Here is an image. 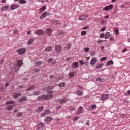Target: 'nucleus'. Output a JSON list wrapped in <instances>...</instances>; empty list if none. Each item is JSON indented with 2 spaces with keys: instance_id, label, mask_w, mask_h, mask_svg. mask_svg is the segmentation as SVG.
I'll use <instances>...</instances> for the list:
<instances>
[{
  "instance_id": "f8f14e48",
  "label": "nucleus",
  "mask_w": 130,
  "mask_h": 130,
  "mask_svg": "<svg viewBox=\"0 0 130 130\" xmlns=\"http://www.w3.org/2000/svg\"><path fill=\"white\" fill-rule=\"evenodd\" d=\"M88 15H81L79 17L78 20L84 21V20H86V18H88Z\"/></svg>"
},
{
  "instance_id": "ddd939ff",
  "label": "nucleus",
  "mask_w": 130,
  "mask_h": 130,
  "mask_svg": "<svg viewBox=\"0 0 130 130\" xmlns=\"http://www.w3.org/2000/svg\"><path fill=\"white\" fill-rule=\"evenodd\" d=\"M16 64L18 66L19 68H21V67L23 64V60H18L16 62Z\"/></svg>"
},
{
  "instance_id": "dca6fc26",
  "label": "nucleus",
  "mask_w": 130,
  "mask_h": 130,
  "mask_svg": "<svg viewBox=\"0 0 130 130\" xmlns=\"http://www.w3.org/2000/svg\"><path fill=\"white\" fill-rule=\"evenodd\" d=\"M96 62H97V59L95 58H93L90 61V64L91 66H94Z\"/></svg>"
},
{
  "instance_id": "1a4fd4ad",
  "label": "nucleus",
  "mask_w": 130,
  "mask_h": 130,
  "mask_svg": "<svg viewBox=\"0 0 130 130\" xmlns=\"http://www.w3.org/2000/svg\"><path fill=\"white\" fill-rule=\"evenodd\" d=\"M18 8H20V5L19 4H12L10 6V9L12 11L15 9H18Z\"/></svg>"
},
{
  "instance_id": "09e8293b",
  "label": "nucleus",
  "mask_w": 130,
  "mask_h": 130,
  "mask_svg": "<svg viewBox=\"0 0 130 130\" xmlns=\"http://www.w3.org/2000/svg\"><path fill=\"white\" fill-rule=\"evenodd\" d=\"M107 59V57H103L100 59V61H104V60H106Z\"/></svg>"
},
{
  "instance_id": "37998d69",
  "label": "nucleus",
  "mask_w": 130,
  "mask_h": 130,
  "mask_svg": "<svg viewBox=\"0 0 130 130\" xmlns=\"http://www.w3.org/2000/svg\"><path fill=\"white\" fill-rule=\"evenodd\" d=\"M79 118H80V117H79V116H77L76 117H74L72 120H73V121H77Z\"/></svg>"
},
{
  "instance_id": "e433bc0d",
  "label": "nucleus",
  "mask_w": 130,
  "mask_h": 130,
  "mask_svg": "<svg viewBox=\"0 0 130 130\" xmlns=\"http://www.w3.org/2000/svg\"><path fill=\"white\" fill-rule=\"evenodd\" d=\"M44 112L46 115H47V114H50V113H51V111H50L49 109L45 110Z\"/></svg>"
},
{
  "instance_id": "7ed1b4c3",
  "label": "nucleus",
  "mask_w": 130,
  "mask_h": 130,
  "mask_svg": "<svg viewBox=\"0 0 130 130\" xmlns=\"http://www.w3.org/2000/svg\"><path fill=\"white\" fill-rule=\"evenodd\" d=\"M61 46L60 45H57L55 47V51L57 53H60L62 51Z\"/></svg>"
},
{
  "instance_id": "9b49d317",
  "label": "nucleus",
  "mask_w": 130,
  "mask_h": 130,
  "mask_svg": "<svg viewBox=\"0 0 130 130\" xmlns=\"http://www.w3.org/2000/svg\"><path fill=\"white\" fill-rule=\"evenodd\" d=\"M27 100H28V98H27V96H23L18 100V102L19 103H22V102L27 101Z\"/></svg>"
},
{
  "instance_id": "a19ab883",
  "label": "nucleus",
  "mask_w": 130,
  "mask_h": 130,
  "mask_svg": "<svg viewBox=\"0 0 130 130\" xmlns=\"http://www.w3.org/2000/svg\"><path fill=\"white\" fill-rule=\"evenodd\" d=\"M19 4H26L27 1L26 0H19Z\"/></svg>"
},
{
  "instance_id": "2f4dec72",
  "label": "nucleus",
  "mask_w": 130,
  "mask_h": 130,
  "mask_svg": "<svg viewBox=\"0 0 130 130\" xmlns=\"http://www.w3.org/2000/svg\"><path fill=\"white\" fill-rule=\"evenodd\" d=\"M45 126V124L43 123H40L38 124V127L40 128V127H44Z\"/></svg>"
},
{
  "instance_id": "f3484780",
  "label": "nucleus",
  "mask_w": 130,
  "mask_h": 130,
  "mask_svg": "<svg viewBox=\"0 0 130 130\" xmlns=\"http://www.w3.org/2000/svg\"><path fill=\"white\" fill-rule=\"evenodd\" d=\"M52 120V118L51 117H47L45 118L44 121L45 122H50Z\"/></svg>"
},
{
  "instance_id": "052dcab7",
  "label": "nucleus",
  "mask_w": 130,
  "mask_h": 130,
  "mask_svg": "<svg viewBox=\"0 0 130 130\" xmlns=\"http://www.w3.org/2000/svg\"><path fill=\"white\" fill-rule=\"evenodd\" d=\"M89 28H90V27H89V26H85V27L82 28V30H87V29H89Z\"/></svg>"
},
{
  "instance_id": "6ab92c4d",
  "label": "nucleus",
  "mask_w": 130,
  "mask_h": 130,
  "mask_svg": "<svg viewBox=\"0 0 130 130\" xmlns=\"http://www.w3.org/2000/svg\"><path fill=\"white\" fill-rule=\"evenodd\" d=\"M22 94L20 92L16 93L15 94L13 95V98L16 99V98H18V97H21Z\"/></svg>"
},
{
  "instance_id": "13d9d810",
  "label": "nucleus",
  "mask_w": 130,
  "mask_h": 130,
  "mask_svg": "<svg viewBox=\"0 0 130 130\" xmlns=\"http://www.w3.org/2000/svg\"><path fill=\"white\" fill-rule=\"evenodd\" d=\"M53 60V58H51L48 59V63H50V62H52V61Z\"/></svg>"
},
{
  "instance_id": "4468645a",
  "label": "nucleus",
  "mask_w": 130,
  "mask_h": 130,
  "mask_svg": "<svg viewBox=\"0 0 130 130\" xmlns=\"http://www.w3.org/2000/svg\"><path fill=\"white\" fill-rule=\"evenodd\" d=\"M45 99H46V96H45V94H43V95H42L40 96H38L37 98V100H39V101H41V100H45Z\"/></svg>"
},
{
  "instance_id": "e2e57ef3",
  "label": "nucleus",
  "mask_w": 130,
  "mask_h": 130,
  "mask_svg": "<svg viewBox=\"0 0 130 130\" xmlns=\"http://www.w3.org/2000/svg\"><path fill=\"white\" fill-rule=\"evenodd\" d=\"M67 49H71V45L70 44H68L67 45Z\"/></svg>"
},
{
  "instance_id": "f704fd0d",
  "label": "nucleus",
  "mask_w": 130,
  "mask_h": 130,
  "mask_svg": "<svg viewBox=\"0 0 130 130\" xmlns=\"http://www.w3.org/2000/svg\"><path fill=\"white\" fill-rule=\"evenodd\" d=\"M112 64H113V61L112 60H110L106 63L107 66H112Z\"/></svg>"
},
{
  "instance_id": "393cba45",
  "label": "nucleus",
  "mask_w": 130,
  "mask_h": 130,
  "mask_svg": "<svg viewBox=\"0 0 130 130\" xmlns=\"http://www.w3.org/2000/svg\"><path fill=\"white\" fill-rule=\"evenodd\" d=\"M110 36H111V34L110 32H106L105 35V39H107V38H109Z\"/></svg>"
},
{
  "instance_id": "0e129e2a",
  "label": "nucleus",
  "mask_w": 130,
  "mask_h": 130,
  "mask_svg": "<svg viewBox=\"0 0 130 130\" xmlns=\"http://www.w3.org/2000/svg\"><path fill=\"white\" fill-rule=\"evenodd\" d=\"M9 83L7 82L6 83H5V86L6 88H7V87H9Z\"/></svg>"
},
{
  "instance_id": "412c9836",
  "label": "nucleus",
  "mask_w": 130,
  "mask_h": 130,
  "mask_svg": "<svg viewBox=\"0 0 130 130\" xmlns=\"http://www.w3.org/2000/svg\"><path fill=\"white\" fill-rule=\"evenodd\" d=\"M76 94L78 95V96H82L83 94H84V92L80 90H78L76 91Z\"/></svg>"
},
{
  "instance_id": "72a5a7b5",
  "label": "nucleus",
  "mask_w": 130,
  "mask_h": 130,
  "mask_svg": "<svg viewBox=\"0 0 130 130\" xmlns=\"http://www.w3.org/2000/svg\"><path fill=\"white\" fill-rule=\"evenodd\" d=\"M55 87L53 86H47L46 87L47 90H53L54 89Z\"/></svg>"
},
{
  "instance_id": "5701e85b",
  "label": "nucleus",
  "mask_w": 130,
  "mask_h": 130,
  "mask_svg": "<svg viewBox=\"0 0 130 130\" xmlns=\"http://www.w3.org/2000/svg\"><path fill=\"white\" fill-rule=\"evenodd\" d=\"M34 42V38L29 39L27 42L28 45H30V44H32Z\"/></svg>"
},
{
  "instance_id": "c756f323",
  "label": "nucleus",
  "mask_w": 130,
  "mask_h": 130,
  "mask_svg": "<svg viewBox=\"0 0 130 130\" xmlns=\"http://www.w3.org/2000/svg\"><path fill=\"white\" fill-rule=\"evenodd\" d=\"M89 108H90V110H92V109H96V108H97V105H91L89 107Z\"/></svg>"
},
{
  "instance_id": "49530a36",
  "label": "nucleus",
  "mask_w": 130,
  "mask_h": 130,
  "mask_svg": "<svg viewBox=\"0 0 130 130\" xmlns=\"http://www.w3.org/2000/svg\"><path fill=\"white\" fill-rule=\"evenodd\" d=\"M64 34H66V32H63V31H59L57 35L58 36H59V35H64Z\"/></svg>"
},
{
  "instance_id": "de8ad7c7",
  "label": "nucleus",
  "mask_w": 130,
  "mask_h": 130,
  "mask_svg": "<svg viewBox=\"0 0 130 130\" xmlns=\"http://www.w3.org/2000/svg\"><path fill=\"white\" fill-rule=\"evenodd\" d=\"M105 41H107V40H100L98 41L97 42H98V43H99V44H100V43H102V42H105Z\"/></svg>"
},
{
  "instance_id": "6e6552de",
  "label": "nucleus",
  "mask_w": 130,
  "mask_h": 130,
  "mask_svg": "<svg viewBox=\"0 0 130 130\" xmlns=\"http://www.w3.org/2000/svg\"><path fill=\"white\" fill-rule=\"evenodd\" d=\"M84 112V110H83V107L80 106L76 112L77 115H80L81 113H83Z\"/></svg>"
},
{
  "instance_id": "cd10ccee",
  "label": "nucleus",
  "mask_w": 130,
  "mask_h": 130,
  "mask_svg": "<svg viewBox=\"0 0 130 130\" xmlns=\"http://www.w3.org/2000/svg\"><path fill=\"white\" fill-rule=\"evenodd\" d=\"M74 74L75 72H71L69 73L68 76H69L70 79H72V78H74V77L75 76Z\"/></svg>"
},
{
  "instance_id": "0eeeda50",
  "label": "nucleus",
  "mask_w": 130,
  "mask_h": 130,
  "mask_svg": "<svg viewBox=\"0 0 130 130\" xmlns=\"http://www.w3.org/2000/svg\"><path fill=\"white\" fill-rule=\"evenodd\" d=\"M12 70H14V72H16V73H18L20 71V67L17 64H14L12 67Z\"/></svg>"
},
{
  "instance_id": "c03bdc74",
  "label": "nucleus",
  "mask_w": 130,
  "mask_h": 130,
  "mask_svg": "<svg viewBox=\"0 0 130 130\" xmlns=\"http://www.w3.org/2000/svg\"><path fill=\"white\" fill-rule=\"evenodd\" d=\"M66 83L64 82H62L60 84H58V87H63V86H65Z\"/></svg>"
},
{
  "instance_id": "a18cd8bd",
  "label": "nucleus",
  "mask_w": 130,
  "mask_h": 130,
  "mask_svg": "<svg viewBox=\"0 0 130 130\" xmlns=\"http://www.w3.org/2000/svg\"><path fill=\"white\" fill-rule=\"evenodd\" d=\"M34 86H32L29 87L28 88H26V91H31V90H32V89H34Z\"/></svg>"
},
{
  "instance_id": "680f3d73",
  "label": "nucleus",
  "mask_w": 130,
  "mask_h": 130,
  "mask_svg": "<svg viewBox=\"0 0 130 130\" xmlns=\"http://www.w3.org/2000/svg\"><path fill=\"white\" fill-rule=\"evenodd\" d=\"M47 94H50V95H51V94H53V91H48L47 92Z\"/></svg>"
},
{
  "instance_id": "c85d7f7f",
  "label": "nucleus",
  "mask_w": 130,
  "mask_h": 130,
  "mask_svg": "<svg viewBox=\"0 0 130 130\" xmlns=\"http://www.w3.org/2000/svg\"><path fill=\"white\" fill-rule=\"evenodd\" d=\"M51 50H52V47H48L45 48V51L46 52H48L49 51H51Z\"/></svg>"
},
{
  "instance_id": "774afa93",
  "label": "nucleus",
  "mask_w": 130,
  "mask_h": 130,
  "mask_svg": "<svg viewBox=\"0 0 130 130\" xmlns=\"http://www.w3.org/2000/svg\"><path fill=\"white\" fill-rule=\"evenodd\" d=\"M128 95H130V90L127 91V93H126V96H128Z\"/></svg>"
},
{
  "instance_id": "58836bf2",
  "label": "nucleus",
  "mask_w": 130,
  "mask_h": 130,
  "mask_svg": "<svg viewBox=\"0 0 130 130\" xmlns=\"http://www.w3.org/2000/svg\"><path fill=\"white\" fill-rule=\"evenodd\" d=\"M58 20H53L52 21V24H53V25H56V24H58Z\"/></svg>"
},
{
  "instance_id": "f257e3e1",
  "label": "nucleus",
  "mask_w": 130,
  "mask_h": 130,
  "mask_svg": "<svg viewBox=\"0 0 130 130\" xmlns=\"http://www.w3.org/2000/svg\"><path fill=\"white\" fill-rule=\"evenodd\" d=\"M26 50L27 49H26L25 48H22L17 50L16 52H17L20 55H22L26 52Z\"/></svg>"
},
{
  "instance_id": "3c124183",
  "label": "nucleus",
  "mask_w": 130,
  "mask_h": 130,
  "mask_svg": "<svg viewBox=\"0 0 130 130\" xmlns=\"http://www.w3.org/2000/svg\"><path fill=\"white\" fill-rule=\"evenodd\" d=\"M89 50H90V48H89L88 47H86L84 48L85 52H89Z\"/></svg>"
},
{
  "instance_id": "473e14b6",
  "label": "nucleus",
  "mask_w": 130,
  "mask_h": 130,
  "mask_svg": "<svg viewBox=\"0 0 130 130\" xmlns=\"http://www.w3.org/2000/svg\"><path fill=\"white\" fill-rule=\"evenodd\" d=\"M42 62L41 61H39L38 62H36L34 64L35 67H37L38 66H41Z\"/></svg>"
},
{
  "instance_id": "a211bd4d",
  "label": "nucleus",
  "mask_w": 130,
  "mask_h": 130,
  "mask_svg": "<svg viewBox=\"0 0 130 130\" xmlns=\"http://www.w3.org/2000/svg\"><path fill=\"white\" fill-rule=\"evenodd\" d=\"M47 16V12H44L42 15L40 17V19H44V18H46Z\"/></svg>"
},
{
  "instance_id": "864d4df0",
  "label": "nucleus",
  "mask_w": 130,
  "mask_h": 130,
  "mask_svg": "<svg viewBox=\"0 0 130 130\" xmlns=\"http://www.w3.org/2000/svg\"><path fill=\"white\" fill-rule=\"evenodd\" d=\"M102 67H103V64H100L98 66H96L97 69H101V68H102Z\"/></svg>"
},
{
  "instance_id": "c9c22d12",
  "label": "nucleus",
  "mask_w": 130,
  "mask_h": 130,
  "mask_svg": "<svg viewBox=\"0 0 130 130\" xmlns=\"http://www.w3.org/2000/svg\"><path fill=\"white\" fill-rule=\"evenodd\" d=\"M96 82H103V81H104V80L103 78H98L96 79Z\"/></svg>"
},
{
  "instance_id": "ea45409f",
  "label": "nucleus",
  "mask_w": 130,
  "mask_h": 130,
  "mask_svg": "<svg viewBox=\"0 0 130 130\" xmlns=\"http://www.w3.org/2000/svg\"><path fill=\"white\" fill-rule=\"evenodd\" d=\"M34 95H35V96H38L39 95H40L41 92L39 91H35L34 92Z\"/></svg>"
},
{
  "instance_id": "aec40b11",
  "label": "nucleus",
  "mask_w": 130,
  "mask_h": 130,
  "mask_svg": "<svg viewBox=\"0 0 130 130\" xmlns=\"http://www.w3.org/2000/svg\"><path fill=\"white\" fill-rule=\"evenodd\" d=\"M15 101L14 100L8 101L5 103L6 105H10L11 104H14Z\"/></svg>"
},
{
  "instance_id": "69168bd1",
  "label": "nucleus",
  "mask_w": 130,
  "mask_h": 130,
  "mask_svg": "<svg viewBox=\"0 0 130 130\" xmlns=\"http://www.w3.org/2000/svg\"><path fill=\"white\" fill-rule=\"evenodd\" d=\"M40 70L37 69H35L34 72H36V73H39Z\"/></svg>"
},
{
  "instance_id": "f03ea898",
  "label": "nucleus",
  "mask_w": 130,
  "mask_h": 130,
  "mask_svg": "<svg viewBox=\"0 0 130 130\" xmlns=\"http://www.w3.org/2000/svg\"><path fill=\"white\" fill-rule=\"evenodd\" d=\"M56 102H58V103H60V104L62 105L64 104L67 101V98L63 97L61 99H58L56 100Z\"/></svg>"
},
{
  "instance_id": "4c0bfd02",
  "label": "nucleus",
  "mask_w": 130,
  "mask_h": 130,
  "mask_svg": "<svg viewBox=\"0 0 130 130\" xmlns=\"http://www.w3.org/2000/svg\"><path fill=\"white\" fill-rule=\"evenodd\" d=\"M22 116H23V113L22 112H19L16 115V116L17 117H21Z\"/></svg>"
},
{
  "instance_id": "39448f33",
  "label": "nucleus",
  "mask_w": 130,
  "mask_h": 130,
  "mask_svg": "<svg viewBox=\"0 0 130 130\" xmlns=\"http://www.w3.org/2000/svg\"><path fill=\"white\" fill-rule=\"evenodd\" d=\"M108 97H109V95L107 94H102L100 100L102 101H104L105 100H106L107 99H108Z\"/></svg>"
},
{
  "instance_id": "4be33fe9",
  "label": "nucleus",
  "mask_w": 130,
  "mask_h": 130,
  "mask_svg": "<svg viewBox=\"0 0 130 130\" xmlns=\"http://www.w3.org/2000/svg\"><path fill=\"white\" fill-rule=\"evenodd\" d=\"M46 33H47V34H48L49 36H50V35H51V34L52 33V30H51V29H47L46 30Z\"/></svg>"
},
{
  "instance_id": "bb28decb",
  "label": "nucleus",
  "mask_w": 130,
  "mask_h": 130,
  "mask_svg": "<svg viewBox=\"0 0 130 130\" xmlns=\"http://www.w3.org/2000/svg\"><path fill=\"white\" fill-rule=\"evenodd\" d=\"M1 9L2 11H8L9 10V6H4L3 7H1Z\"/></svg>"
},
{
  "instance_id": "603ef678",
  "label": "nucleus",
  "mask_w": 130,
  "mask_h": 130,
  "mask_svg": "<svg viewBox=\"0 0 130 130\" xmlns=\"http://www.w3.org/2000/svg\"><path fill=\"white\" fill-rule=\"evenodd\" d=\"M79 62L80 66H84V64H85V63L84 62V61H83V60H79Z\"/></svg>"
},
{
  "instance_id": "7c9ffc66",
  "label": "nucleus",
  "mask_w": 130,
  "mask_h": 130,
  "mask_svg": "<svg viewBox=\"0 0 130 130\" xmlns=\"http://www.w3.org/2000/svg\"><path fill=\"white\" fill-rule=\"evenodd\" d=\"M45 96H46L45 100H47L48 99H50V98H52L53 97V95H52V94L45 95Z\"/></svg>"
},
{
  "instance_id": "b1692460",
  "label": "nucleus",
  "mask_w": 130,
  "mask_h": 130,
  "mask_svg": "<svg viewBox=\"0 0 130 130\" xmlns=\"http://www.w3.org/2000/svg\"><path fill=\"white\" fill-rule=\"evenodd\" d=\"M45 10H46V6H44L40 9L39 13H42V12H44Z\"/></svg>"
},
{
  "instance_id": "5fc2aeb1",
  "label": "nucleus",
  "mask_w": 130,
  "mask_h": 130,
  "mask_svg": "<svg viewBox=\"0 0 130 130\" xmlns=\"http://www.w3.org/2000/svg\"><path fill=\"white\" fill-rule=\"evenodd\" d=\"M101 24L102 25H103L104 24H107V21H104L103 20H101Z\"/></svg>"
},
{
  "instance_id": "423d86ee",
  "label": "nucleus",
  "mask_w": 130,
  "mask_h": 130,
  "mask_svg": "<svg viewBox=\"0 0 130 130\" xmlns=\"http://www.w3.org/2000/svg\"><path fill=\"white\" fill-rule=\"evenodd\" d=\"M113 9V5H110L108 6H106L103 9V11H106L107 12V11H109V10H112Z\"/></svg>"
},
{
  "instance_id": "bf43d9fd",
  "label": "nucleus",
  "mask_w": 130,
  "mask_h": 130,
  "mask_svg": "<svg viewBox=\"0 0 130 130\" xmlns=\"http://www.w3.org/2000/svg\"><path fill=\"white\" fill-rule=\"evenodd\" d=\"M46 115V114H45V112L42 113L41 114V117H45V116Z\"/></svg>"
},
{
  "instance_id": "4d7b16f0",
  "label": "nucleus",
  "mask_w": 130,
  "mask_h": 130,
  "mask_svg": "<svg viewBox=\"0 0 130 130\" xmlns=\"http://www.w3.org/2000/svg\"><path fill=\"white\" fill-rule=\"evenodd\" d=\"M119 32V31L118 30V29L116 28L115 29V33L116 35H118V33Z\"/></svg>"
},
{
  "instance_id": "20e7f679",
  "label": "nucleus",
  "mask_w": 130,
  "mask_h": 130,
  "mask_svg": "<svg viewBox=\"0 0 130 130\" xmlns=\"http://www.w3.org/2000/svg\"><path fill=\"white\" fill-rule=\"evenodd\" d=\"M43 109H44V107L43 106H41L37 107L35 110V111L37 113H40V112H42L43 111Z\"/></svg>"
},
{
  "instance_id": "9d476101",
  "label": "nucleus",
  "mask_w": 130,
  "mask_h": 130,
  "mask_svg": "<svg viewBox=\"0 0 130 130\" xmlns=\"http://www.w3.org/2000/svg\"><path fill=\"white\" fill-rule=\"evenodd\" d=\"M35 34L37 35H43L44 34V31L43 30H38L37 31H35Z\"/></svg>"
},
{
  "instance_id": "8fccbe9b",
  "label": "nucleus",
  "mask_w": 130,
  "mask_h": 130,
  "mask_svg": "<svg viewBox=\"0 0 130 130\" xmlns=\"http://www.w3.org/2000/svg\"><path fill=\"white\" fill-rule=\"evenodd\" d=\"M87 34V32L86 31H82L81 33V36H84V35H86Z\"/></svg>"
},
{
  "instance_id": "338daca9",
  "label": "nucleus",
  "mask_w": 130,
  "mask_h": 130,
  "mask_svg": "<svg viewBox=\"0 0 130 130\" xmlns=\"http://www.w3.org/2000/svg\"><path fill=\"white\" fill-rule=\"evenodd\" d=\"M49 78L51 79V80H52V79L54 78V75H50Z\"/></svg>"
},
{
  "instance_id": "a878e982",
  "label": "nucleus",
  "mask_w": 130,
  "mask_h": 130,
  "mask_svg": "<svg viewBox=\"0 0 130 130\" xmlns=\"http://www.w3.org/2000/svg\"><path fill=\"white\" fill-rule=\"evenodd\" d=\"M13 108H14V105H9L6 108V109H7V110H12Z\"/></svg>"
},
{
  "instance_id": "6e6d98bb",
  "label": "nucleus",
  "mask_w": 130,
  "mask_h": 130,
  "mask_svg": "<svg viewBox=\"0 0 130 130\" xmlns=\"http://www.w3.org/2000/svg\"><path fill=\"white\" fill-rule=\"evenodd\" d=\"M104 36H105V34H104V33H102L100 35V38H104Z\"/></svg>"
},
{
  "instance_id": "2eb2a0df",
  "label": "nucleus",
  "mask_w": 130,
  "mask_h": 130,
  "mask_svg": "<svg viewBox=\"0 0 130 130\" xmlns=\"http://www.w3.org/2000/svg\"><path fill=\"white\" fill-rule=\"evenodd\" d=\"M72 67L73 68V69H77V68L79 67V62H74L72 64Z\"/></svg>"
},
{
  "instance_id": "79ce46f5",
  "label": "nucleus",
  "mask_w": 130,
  "mask_h": 130,
  "mask_svg": "<svg viewBox=\"0 0 130 130\" xmlns=\"http://www.w3.org/2000/svg\"><path fill=\"white\" fill-rule=\"evenodd\" d=\"M95 54H96V51H90V55L91 56H93Z\"/></svg>"
}]
</instances>
